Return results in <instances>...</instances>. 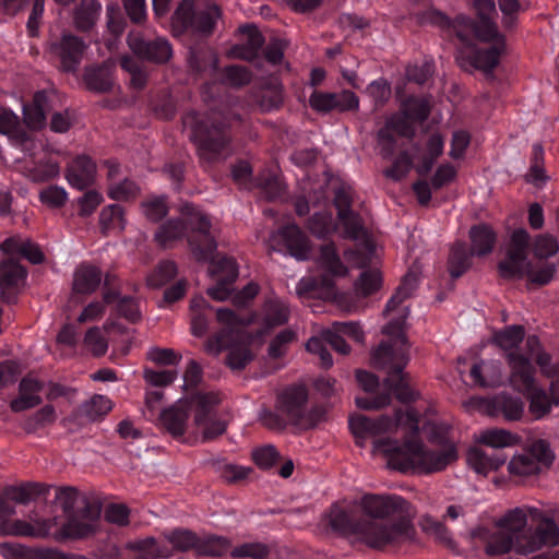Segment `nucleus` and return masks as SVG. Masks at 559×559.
<instances>
[{"label":"nucleus","mask_w":559,"mask_h":559,"mask_svg":"<svg viewBox=\"0 0 559 559\" xmlns=\"http://www.w3.org/2000/svg\"><path fill=\"white\" fill-rule=\"evenodd\" d=\"M420 414L414 407L405 412L399 409L395 419L389 416L370 418L358 414L349 417L348 426L357 439L379 436L394 426H405L408 436L403 441L388 437L377 438L374 449L388 457L389 465L403 473L418 472L430 474L444 469L457 457L453 445L433 450L427 448L419 438Z\"/></svg>","instance_id":"obj_1"},{"label":"nucleus","mask_w":559,"mask_h":559,"mask_svg":"<svg viewBox=\"0 0 559 559\" xmlns=\"http://www.w3.org/2000/svg\"><path fill=\"white\" fill-rule=\"evenodd\" d=\"M407 507L401 496L365 493L356 501L353 512L333 506L328 523L335 532L354 535L371 548L383 549L413 539L415 527Z\"/></svg>","instance_id":"obj_2"},{"label":"nucleus","mask_w":559,"mask_h":559,"mask_svg":"<svg viewBox=\"0 0 559 559\" xmlns=\"http://www.w3.org/2000/svg\"><path fill=\"white\" fill-rule=\"evenodd\" d=\"M473 7L477 19L459 14L451 20L438 10H429L426 20L455 34L462 45V67L469 66L490 73L506 50V39L493 22V15L497 14L495 0H473Z\"/></svg>","instance_id":"obj_3"},{"label":"nucleus","mask_w":559,"mask_h":559,"mask_svg":"<svg viewBox=\"0 0 559 559\" xmlns=\"http://www.w3.org/2000/svg\"><path fill=\"white\" fill-rule=\"evenodd\" d=\"M405 318L406 314L389 323V328L397 332L395 342L391 344L382 341L371 353V366L386 372L385 390L371 396H357V407L368 411L380 409L391 403L393 395L403 404L416 401L418 393L412 389L407 373L404 372L408 361V343L401 332Z\"/></svg>","instance_id":"obj_4"},{"label":"nucleus","mask_w":559,"mask_h":559,"mask_svg":"<svg viewBox=\"0 0 559 559\" xmlns=\"http://www.w3.org/2000/svg\"><path fill=\"white\" fill-rule=\"evenodd\" d=\"M525 337L522 325H508L493 333L492 340L497 346L506 352L507 362L510 367V384L530 401V411L542 417L550 411L547 393L537 385L535 380L536 368L532 360L521 353L513 352Z\"/></svg>","instance_id":"obj_5"},{"label":"nucleus","mask_w":559,"mask_h":559,"mask_svg":"<svg viewBox=\"0 0 559 559\" xmlns=\"http://www.w3.org/2000/svg\"><path fill=\"white\" fill-rule=\"evenodd\" d=\"M218 332L204 344V350L217 356L224 349H228L227 364L231 369H242L253 358L249 345L255 338H261L266 331H259L254 336L245 329L253 321V317H240L227 308L216 310Z\"/></svg>","instance_id":"obj_6"},{"label":"nucleus","mask_w":559,"mask_h":559,"mask_svg":"<svg viewBox=\"0 0 559 559\" xmlns=\"http://www.w3.org/2000/svg\"><path fill=\"white\" fill-rule=\"evenodd\" d=\"M430 115L427 97L411 95L404 99L399 112L392 114L377 132L382 158H391L401 146L400 141L412 142L416 134L414 122H424Z\"/></svg>","instance_id":"obj_7"},{"label":"nucleus","mask_w":559,"mask_h":559,"mask_svg":"<svg viewBox=\"0 0 559 559\" xmlns=\"http://www.w3.org/2000/svg\"><path fill=\"white\" fill-rule=\"evenodd\" d=\"M531 235L524 228L512 231L507 243L506 255L498 262L497 269L500 277L507 281L527 280L539 286L547 285L556 273L555 264H546L539 270H534L528 260Z\"/></svg>","instance_id":"obj_8"},{"label":"nucleus","mask_w":559,"mask_h":559,"mask_svg":"<svg viewBox=\"0 0 559 559\" xmlns=\"http://www.w3.org/2000/svg\"><path fill=\"white\" fill-rule=\"evenodd\" d=\"M181 219L192 231L188 240L193 255L200 261H211V272L214 275L234 282L238 276L234 259L223 257L213 260L216 242L210 234L211 222L209 218L192 205L186 204L181 209Z\"/></svg>","instance_id":"obj_9"},{"label":"nucleus","mask_w":559,"mask_h":559,"mask_svg":"<svg viewBox=\"0 0 559 559\" xmlns=\"http://www.w3.org/2000/svg\"><path fill=\"white\" fill-rule=\"evenodd\" d=\"M497 526L515 538V551L519 555H530L544 546H557L559 544V526L551 520L544 518L532 531L526 530L527 515L521 508L508 511L499 519Z\"/></svg>","instance_id":"obj_10"},{"label":"nucleus","mask_w":559,"mask_h":559,"mask_svg":"<svg viewBox=\"0 0 559 559\" xmlns=\"http://www.w3.org/2000/svg\"><path fill=\"white\" fill-rule=\"evenodd\" d=\"M312 407L309 390L304 384H293L277 393L274 412H263L261 419L271 429H282L292 425L297 429L312 426Z\"/></svg>","instance_id":"obj_11"},{"label":"nucleus","mask_w":559,"mask_h":559,"mask_svg":"<svg viewBox=\"0 0 559 559\" xmlns=\"http://www.w3.org/2000/svg\"><path fill=\"white\" fill-rule=\"evenodd\" d=\"M521 438L502 428L487 429L480 433L479 442L492 449V453L486 450L473 448L467 453V462L469 466L478 474L486 475L490 471H496L502 466L507 456L497 449L514 445L519 443Z\"/></svg>","instance_id":"obj_12"},{"label":"nucleus","mask_w":559,"mask_h":559,"mask_svg":"<svg viewBox=\"0 0 559 559\" xmlns=\"http://www.w3.org/2000/svg\"><path fill=\"white\" fill-rule=\"evenodd\" d=\"M221 403V396L216 392L197 393L195 414L192 419V437L202 441H211L222 436L227 428V423L217 417L216 406Z\"/></svg>","instance_id":"obj_13"},{"label":"nucleus","mask_w":559,"mask_h":559,"mask_svg":"<svg viewBox=\"0 0 559 559\" xmlns=\"http://www.w3.org/2000/svg\"><path fill=\"white\" fill-rule=\"evenodd\" d=\"M100 508L92 504L82 511L69 515L67 523L59 525L57 519L43 520L49 527L50 536L56 540L85 538L95 534L99 528Z\"/></svg>","instance_id":"obj_14"},{"label":"nucleus","mask_w":559,"mask_h":559,"mask_svg":"<svg viewBox=\"0 0 559 559\" xmlns=\"http://www.w3.org/2000/svg\"><path fill=\"white\" fill-rule=\"evenodd\" d=\"M555 455L545 440H536L516 454L508 464V471L513 476L528 477L548 469Z\"/></svg>","instance_id":"obj_15"},{"label":"nucleus","mask_w":559,"mask_h":559,"mask_svg":"<svg viewBox=\"0 0 559 559\" xmlns=\"http://www.w3.org/2000/svg\"><path fill=\"white\" fill-rule=\"evenodd\" d=\"M317 255V270L320 267L322 274L317 275V299H337L334 278L346 275L347 267L342 262L334 243L324 245Z\"/></svg>","instance_id":"obj_16"},{"label":"nucleus","mask_w":559,"mask_h":559,"mask_svg":"<svg viewBox=\"0 0 559 559\" xmlns=\"http://www.w3.org/2000/svg\"><path fill=\"white\" fill-rule=\"evenodd\" d=\"M219 16V9L215 4L194 9L191 0H183L174 14L173 25L181 31L209 35Z\"/></svg>","instance_id":"obj_17"},{"label":"nucleus","mask_w":559,"mask_h":559,"mask_svg":"<svg viewBox=\"0 0 559 559\" xmlns=\"http://www.w3.org/2000/svg\"><path fill=\"white\" fill-rule=\"evenodd\" d=\"M197 394L179 399L176 403L159 411L155 425L175 438L188 433L192 437L191 414H195Z\"/></svg>","instance_id":"obj_18"},{"label":"nucleus","mask_w":559,"mask_h":559,"mask_svg":"<svg viewBox=\"0 0 559 559\" xmlns=\"http://www.w3.org/2000/svg\"><path fill=\"white\" fill-rule=\"evenodd\" d=\"M353 188L344 182L333 188V205L337 211V219L343 227L344 237L357 240L366 235L361 216L353 211Z\"/></svg>","instance_id":"obj_19"},{"label":"nucleus","mask_w":559,"mask_h":559,"mask_svg":"<svg viewBox=\"0 0 559 559\" xmlns=\"http://www.w3.org/2000/svg\"><path fill=\"white\" fill-rule=\"evenodd\" d=\"M183 126L191 131L190 136L198 142L200 155L206 159L217 158L225 150L228 140L222 134V128H209L197 115H187Z\"/></svg>","instance_id":"obj_20"},{"label":"nucleus","mask_w":559,"mask_h":559,"mask_svg":"<svg viewBox=\"0 0 559 559\" xmlns=\"http://www.w3.org/2000/svg\"><path fill=\"white\" fill-rule=\"evenodd\" d=\"M267 245L271 251H287L289 255L299 261L307 260L311 255L310 240L295 224L271 234Z\"/></svg>","instance_id":"obj_21"},{"label":"nucleus","mask_w":559,"mask_h":559,"mask_svg":"<svg viewBox=\"0 0 559 559\" xmlns=\"http://www.w3.org/2000/svg\"><path fill=\"white\" fill-rule=\"evenodd\" d=\"M15 514V507L10 499L5 497L4 491L0 495V533L3 535L14 536H32V537H46L49 533V527L46 523L37 521L28 523L23 520H12L11 516Z\"/></svg>","instance_id":"obj_22"},{"label":"nucleus","mask_w":559,"mask_h":559,"mask_svg":"<svg viewBox=\"0 0 559 559\" xmlns=\"http://www.w3.org/2000/svg\"><path fill=\"white\" fill-rule=\"evenodd\" d=\"M130 49L140 58L154 62H165L170 59L173 49L165 38L146 40L139 33H132L128 37Z\"/></svg>","instance_id":"obj_23"},{"label":"nucleus","mask_w":559,"mask_h":559,"mask_svg":"<svg viewBox=\"0 0 559 559\" xmlns=\"http://www.w3.org/2000/svg\"><path fill=\"white\" fill-rule=\"evenodd\" d=\"M85 48V44L71 34H63L58 43L52 44V51L60 59L61 68L69 72L75 71Z\"/></svg>","instance_id":"obj_24"},{"label":"nucleus","mask_w":559,"mask_h":559,"mask_svg":"<svg viewBox=\"0 0 559 559\" xmlns=\"http://www.w3.org/2000/svg\"><path fill=\"white\" fill-rule=\"evenodd\" d=\"M358 109L359 98L349 90H343L340 93L317 92V112H348Z\"/></svg>","instance_id":"obj_25"},{"label":"nucleus","mask_w":559,"mask_h":559,"mask_svg":"<svg viewBox=\"0 0 559 559\" xmlns=\"http://www.w3.org/2000/svg\"><path fill=\"white\" fill-rule=\"evenodd\" d=\"M96 176V165L87 156H78L67 168L66 178L70 186L83 190L91 186Z\"/></svg>","instance_id":"obj_26"},{"label":"nucleus","mask_w":559,"mask_h":559,"mask_svg":"<svg viewBox=\"0 0 559 559\" xmlns=\"http://www.w3.org/2000/svg\"><path fill=\"white\" fill-rule=\"evenodd\" d=\"M486 408L491 416L502 415L508 420H516L524 412V403L519 396L500 393L486 401Z\"/></svg>","instance_id":"obj_27"},{"label":"nucleus","mask_w":559,"mask_h":559,"mask_svg":"<svg viewBox=\"0 0 559 559\" xmlns=\"http://www.w3.org/2000/svg\"><path fill=\"white\" fill-rule=\"evenodd\" d=\"M108 195L112 200L117 201H129L136 198L140 193L139 186L129 179L121 181L116 180V175L119 173V165L116 163L108 162Z\"/></svg>","instance_id":"obj_28"},{"label":"nucleus","mask_w":559,"mask_h":559,"mask_svg":"<svg viewBox=\"0 0 559 559\" xmlns=\"http://www.w3.org/2000/svg\"><path fill=\"white\" fill-rule=\"evenodd\" d=\"M43 384L34 378H24L20 383V393L16 399L11 402L13 412H23L40 404L41 399L38 393L41 391Z\"/></svg>","instance_id":"obj_29"},{"label":"nucleus","mask_w":559,"mask_h":559,"mask_svg":"<svg viewBox=\"0 0 559 559\" xmlns=\"http://www.w3.org/2000/svg\"><path fill=\"white\" fill-rule=\"evenodd\" d=\"M472 252L477 257H485L492 252L497 242L496 231L487 224H477L469 230Z\"/></svg>","instance_id":"obj_30"},{"label":"nucleus","mask_w":559,"mask_h":559,"mask_svg":"<svg viewBox=\"0 0 559 559\" xmlns=\"http://www.w3.org/2000/svg\"><path fill=\"white\" fill-rule=\"evenodd\" d=\"M474 383L483 388H495L502 383L501 364L481 361L474 364L469 372Z\"/></svg>","instance_id":"obj_31"},{"label":"nucleus","mask_w":559,"mask_h":559,"mask_svg":"<svg viewBox=\"0 0 559 559\" xmlns=\"http://www.w3.org/2000/svg\"><path fill=\"white\" fill-rule=\"evenodd\" d=\"M100 282L102 273L96 266L82 264L73 274V292L84 295L92 294L97 289Z\"/></svg>","instance_id":"obj_32"},{"label":"nucleus","mask_w":559,"mask_h":559,"mask_svg":"<svg viewBox=\"0 0 559 559\" xmlns=\"http://www.w3.org/2000/svg\"><path fill=\"white\" fill-rule=\"evenodd\" d=\"M100 13V4L97 0H81L72 10V22L76 29H91Z\"/></svg>","instance_id":"obj_33"},{"label":"nucleus","mask_w":559,"mask_h":559,"mask_svg":"<svg viewBox=\"0 0 559 559\" xmlns=\"http://www.w3.org/2000/svg\"><path fill=\"white\" fill-rule=\"evenodd\" d=\"M475 255L463 241L455 242L450 251L448 269L452 278L461 277L472 265Z\"/></svg>","instance_id":"obj_34"},{"label":"nucleus","mask_w":559,"mask_h":559,"mask_svg":"<svg viewBox=\"0 0 559 559\" xmlns=\"http://www.w3.org/2000/svg\"><path fill=\"white\" fill-rule=\"evenodd\" d=\"M116 328V323L107 321L102 328L93 326L84 335V346L94 356H103L108 349V341L104 335L110 333Z\"/></svg>","instance_id":"obj_35"},{"label":"nucleus","mask_w":559,"mask_h":559,"mask_svg":"<svg viewBox=\"0 0 559 559\" xmlns=\"http://www.w3.org/2000/svg\"><path fill=\"white\" fill-rule=\"evenodd\" d=\"M48 487L43 484L28 483L21 486H11L3 491L5 497L15 503L27 504L41 495H46Z\"/></svg>","instance_id":"obj_36"},{"label":"nucleus","mask_w":559,"mask_h":559,"mask_svg":"<svg viewBox=\"0 0 559 559\" xmlns=\"http://www.w3.org/2000/svg\"><path fill=\"white\" fill-rule=\"evenodd\" d=\"M56 501L68 515H71L78 511H82L92 506L87 501L86 497L81 495L73 487L58 488L56 491Z\"/></svg>","instance_id":"obj_37"},{"label":"nucleus","mask_w":559,"mask_h":559,"mask_svg":"<svg viewBox=\"0 0 559 559\" xmlns=\"http://www.w3.org/2000/svg\"><path fill=\"white\" fill-rule=\"evenodd\" d=\"M47 95L44 92L35 94L33 103L23 107L25 123L32 129H40L45 124Z\"/></svg>","instance_id":"obj_38"},{"label":"nucleus","mask_w":559,"mask_h":559,"mask_svg":"<svg viewBox=\"0 0 559 559\" xmlns=\"http://www.w3.org/2000/svg\"><path fill=\"white\" fill-rule=\"evenodd\" d=\"M408 141H400V147L389 160L392 159V165L384 170V175L393 180H401L404 178L413 166V159L407 150L403 148Z\"/></svg>","instance_id":"obj_39"},{"label":"nucleus","mask_w":559,"mask_h":559,"mask_svg":"<svg viewBox=\"0 0 559 559\" xmlns=\"http://www.w3.org/2000/svg\"><path fill=\"white\" fill-rule=\"evenodd\" d=\"M242 43L235 48V53L243 59H251L263 44L260 32L252 25L240 28Z\"/></svg>","instance_id":"obj_40"},{"label":"nucleus","mask_w":559,"mask_h":559,"mask_svg":"<svg viewBox=\"0 0 559 559\" xmlns=\"http://www.w3.org/2000/svg\"><path fill=\"white\" fill-rule=\"evenodd\" d=\"M99 225L105 234L122 231L127 225L122 207L117 204L105 206L99 213Z\"/></svg>","instance_id":"obj_41"},{"label":"nucleus","mask_w":559,"mask_h":559,"mask_svg":"<svg viewBox=\"0 0 559 559\" xmlns=\"http://www.w3.org/2000/svg\"><path fill=\"white\" fill-rule=\"evenodd\" d=\"M417 287V277L413 273H407L395 293L388 300L384 309V314L395 311L407 298H409Z\"/></svg>","instance_id":"obj_42"},{"label":"nucleus","mask_w":559,"mask_h":559,"mask_svg":"<svg viewBox=\"0 0 559 559\" xmlns=\"http://www.w3.org/2000/svg\"><path fill=\"white\" fill-rule=\"evenodd\" d=\"M233 548L231 542L228 538L224 536L210 535L199 538L198 554L211 557H222L228 552L230 554Z\"/></svg>","instance_id":"obj_43"},{"label":"nucleus","mask_w":559,"mask_h":559,"mask_svg":"<svg viewBox=\"0 0 559 559\" xmlns=\"http://www.w3.org/2000/svg\"><path fill=\"white\" fill-rule=\"evenodd\" d=\"M515 538L502 530L497 531L489 535L485 552L490 557L508 554L511 549H515Z\"/></svg>","instance_id":"obj_44"},{"label":"nucleus","mask_w":559,"mask_h":559,"mask_svg":"<svg viewBox=\"0 0 559 559\" xmlns=\"http://www.w3.org/2000/svg\"><path fill=\"white\" fill-rule=\"evenodd\" d=\"M271 550V546L265 543L249 542L234 547L230 556L237 559H267Z\"/></svg>","instance_id":"obj_45"},{"label":"nucleus","mask_w":559,"mask_h":559,"mask_svg":"<svg viewBox=\"0 0 559 559\" xmlns=\"http://www.w3.org/2000/svg\"><path fill=\"white\" fill-rule=\"evenodd\" d=\"M26 276L24 267L15 262L9 261L0 265V288L19 287Z\"/></svg>","instance_id":"obj_46"},{"label":"nucleus","mask_w":559,"mask_h":559,"mask_svg":"<svg viewBox=\"0 0 559 559\" xmlns=\"http://www.w3.org/2000/svg\"><path fill=\"white\" fill-rule=\"evenodd\" d=\"M191 332L194 336H203L207 331V319L204 310L210 308L203 297H195L191 300Z\"/></svg>","instance_id":"obj_47"},{"label":"nucleus","mask_w":559,"mask_h":559,"mask_svg":"<svg viewBox=\"0 0 559 559\" xmlns=\"http://www.w3.org/2000/svg\"><path fill=\"white\" fill-rule=\"evenodd\" d=\"M131 548L138 550L142 559L169 558L173 555L170 549L158 545L152 537L133 543Z\"/></svg>","instance_id":"obj_48"},{"label":"nucleus","mask_w":559,"mask_h":559,"mask_svg":"<svg viewBox=\"0 0 559 559\" xmlns=\"http://www.w3.org/2000/svg\"><path fill=\"white\" fill-rule=\"evenodd\" d=\"M104 302L110 305L116 302L117 311L130 321H135L140 317V310L136 302L132 298H120L115 292L104 294Z\"/></svg>","instance_id":"obj_49"},{"label":"nucleus","mask_w":559,"mask_h":559,"mask_svg":"<svg viewBox=\"0 0 559 559\" xmlns=\"http://www.w3.org/2000/svg\"><path fill=\"white\" fill-rule=\"evenodd\" d=\"M189 63L197 72H212L216 69L217 57L211 48L204 47L191 51Z\"/></svg>","instance_id":"obj_50"},{"label":"nucleus","mask_w":559,"mask_h":559,"mask_svg":"<svg viewBox=\"0 0 559 559\" xmlns=\"http://www.w3.org/2000/svg\"><path fill=\"white\" fill-rule=\"evenodd\" d=\"M187 227L182 225L181 219H170L163 224L155 234L156 241L163 246H170L177 239H180Z\"/></svg>","instance_id":"obj_51"},{"label":"nucleus","mask_w":559,"mask_h":559,"mask_svg":"<svg viewBox=\"0 0 559 559\" xmlns=\"http://www.w3.org/2000/svg\"><path fill=\"white\" fill-rule=\"evenodd\" d=\"M0 133L5 134L22 142L27 141V136L19 129L17 116L7 108L0 107Z\"/></svg>","instance_id":"obj_52"},{"label":"nucleus","mask_w":559,"mask_h":559,"mask_svg":"<svg viewBox=\"0 0 559 559\" xmlns=\"http://www.w3.org/2000/svg\"><path fill=\"white\" fill-rule=\"evenodd\" d=\"M84 80L90 90L96 92H106L110 90L112 82L106 68L87 69Z\"/></svg>","instance_id":"obj_53"},{"label":"nucleus","mask_w":559,"mask_h":559,"mask_svg":"<svg viewBox=\"0 0 559 559\" xmlns=\"http://www.w3.org/2000/svg\"><path fill=\"white\" fill-rule=\"evenodd\" d=\"M165 538L176 550L186 551L193 548L198 552L199 538L190 531L177 530L166 534Z\"/></svg>","instance_id":"obj_54"},{"label":"nucleus","mask_w":559,"mask_h":559,"mask_svg":"<svg viewBox=\"0 0 559 559\" xmlns=\"http://www.w3.org/2000/svg\"><path fill=\"white\" fill-rule=\"evenodd\" d=\"M176 274V264L171 261H164L147 276L146 282L150 287L158 288L174 278Z\"/></svg>","instance_id":"obj_55"},{"label":"nucleus","mask_w":559,"mask_h":559,"mask_svg":"<svg viewBox=\"0 0 559 559\" xmlns=\"http://www.w3.org/2000/svg\"><path fill=\"white\" fill-rule=\"evenodd\" d=\"M111 407L112 404L108 397L96 395L82 405L81 412L88 420H95L107 414Z\"/></svg>","instance_id":"obj_56"},{"label":"nucleus","mask_w":559,"mask_h":559,"mask_svg":"<svg viewBox=\"0 0 559 559\" xmlns=\"http://www.w3.org/2000/svg\"><path fill=\"white\" fill-rule=\"evenodd\" d=\"M381 286V275L378 271L366 270L361 272L355 282V289L358 294L367 297L377 292Z\"/></svg>","instance_id":"obj_57"},{"label":"nucleus","mask_w":559,"mask_h":559,"mask_svg":"<svg viewBox=\"0 0 559 559\" xmlns=\"http://www.w3.org/2000/svg\"><path fill=\"white\" fill-rule=\"evenodd\" d=\"M423 530L432 535L439 543L443 544L444 546L449 548L454 547L455 543L451 536V533L441 521L427 518L423 523Z\"/></svg>","instance_id":"obj_58"},{"label":"nucleus","mask_w":559,"mask_h":559,"mask_svg":"<svg viewBox=\"0 0 559 559\" xmlns=\"http://www.w3.org/2000/svg\"><path fill=\"white\" fill-rule=\"evenodd\" d=\"M252 460L260 468L269 469L281 460V455L274 445L266 444L252 451Z\"/></svg>","instance_id":"obj_59"},{"label":"nucleus","mask_w":559,"mask_h":559,"mask_svg":"<svg viewBox=\"0 0 559 559\" xmlns=\"http://www.w3.org/2000/svg\"><path fill=\"white\" fill-rule=\"evenodd\" d=\"M367 93L372 98L377 109L382 108L391 97V86L383 80H374L367 86Z\"/></svg>","instance_id":"obj_60"},{"label":"nucleus","mask_w":559,"mask_h":559,"mask_svg":"<svg viewBox=\"0 0 559 559\" xmlns=\"http://www.w3.org/2000/svg\"><path fill=\"white\" fill-rule=\"evenodd\" d=\"M288 320V309L280 301H270L265 306V323L267 329L285 323Z\"/></svg>","instance_id":"obj_61"},{"label":"nucleus","mask_w":559,"mask_h":559,"mask_svg":"<svg viewBox=\"0 0 559 559\" xmlns=\"http://www.w3.org/2000/svg\"><path fill=\"white\" fill-rule=\"evenodd\" d=\"M533 252L535 257L539 259H546L549 257L555 255L558 250L559 246L557 240L548 235H539L535 238L533 245Z\"/></svg>","instance_id":"obj_62"},{"label":"nucleus","mask_w":559,"mask_h":559,"mask_svg":"<svg viewBox=\"0 0 559 559\" xmlns=\"http://www.w3.org/2000/svg\"><path fill=\"white\" fill-rule=\"evenodd\" d=\"M144 216L152 221L157 222L168 213V207L163 198H151L141 204Z\"/></svg>","instance_id":"obj_63"},{"label":"nucleus","mask_w":559,"mask_h":559,"mask_svg":"<svg viewBox=\"0 0 559 559\" xmlns=\"http://www.w3.org/2000/svg\"><path fill=\"white\" fill-rule=\"evenodd\" d=\"M40 201L50 207H60L68 200L67 191L58 186L44 189L39 194Z\"/></svg>","instance_id":"obj_64"}]
</instances>
